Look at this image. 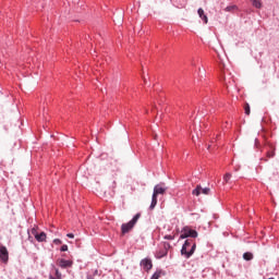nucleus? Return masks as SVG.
Here are the masks:
<instances>
[{
	"label": "nucleus",
	"mask_w": 279,
	"mask_h": 279,
	"mask_svg": "<svg viewBox=\"0 0 279 279\" xmlns=\"http://www.w3.org/2000/svg\"><path fill=\"white\" fill-rule=\"evenodd\" d=\"M197 250V243L193 239H187L183 243L181 247V256H184V258H191L193 254H195V251Z\"/></svg>",
	"instance_id": "nucleus-1"
},
{
	"label": "nucleus",
	"mask_w": 279,
	"mask_h": 279,
	"mask_svg": "<svg viewBox=\"0 0 279 279\" xmlns=\"http://www.w3.org/2000/svg\"><path fill=\"white\" fill-rule=\"evenodd\" d=\"M140 219H141V213H137L129 222L122 223V226H121L122 234H128V232L133 230L134 226H136V223H138Z\"/></svg>",
	"instance_id": "nucleus-2"
},
{
	"label": "nucleus",
	"mask_w": 279,
	"mask_h": 279,
	"mask_svg": "<svg viewBox=\"0 0 279 279\" xmlns=\"http://www.w3.org/2000/svg\"><path fill=\"white\" fill-rule=\"evenodd\" d=\"M197 236H199V233H197L196 230L192 229L189 226H185L182 228L181 230V235H180V240H184V239H197Z\"/></svg>",
	"instance_id": "nucleus-3"
},
{
	"label": "nucleus",
	"mask_w": 279,
	"mask_h": 279,
	"mask_svg": "<svg viewBox=\"0 0 279 279\" xmlns=\"http://www.w3.org/2000/svg\"><path fill=\"white\" fill-rule=\"evenodd\" d=\"M170 247H171V244L169 242H161L155 253V258H157L159 260H160V258H165V256H167V254H169Z\"/></svg>",
	"instance_id": "nucleus-4"
},
{
	"label": "nucleus",
	"mask_w": 279,
	"mask_h": 279,
	"mask_svg": "<svg viewBox=\"0 0 279 279\" xmlns=\"http://www.w3.org/2000/svg\"><path fill=\"white\" fill-rule=\"evenodd\" d=\"M31 234H33V236L35 238V241H37V243H47V233L44 231L38 232V227H34L31 230Z\"/></svg>",
	"instance_id": "nucleus-5"
},
{
	"label": "nucleus",
	"mask_w": 279,
	"mask_h": 279,
	"mask_svg": "<svg viewBox=\"0 0 279 279\" xmlns=\"http://www.w3.org/2000/svg\"><path fill=\"white\" fill-rule=\"evenodd\" d=\"M210 195V187H202V185H197L196 189L192 191L193 195H196V197H199V195Z\"/></svg>",
	"instance_id": "nucleus-6"
},
{
	"label": "nucleus",
	"mask_w": 279,
	"mask_h": 279,
	"mask_svg": "<svg viewBox=\"0 0 279 279\" xmlns=\"http://www.w3.org/2000/svg\"><path fill=\"white\" fill-rule=\"evenodd\" d=\"M0 260L7 265L8 260H10V253L8 252V247L1 245L0 246Z\"/></svg>",
	"instance_id": "nucleus-7"
},
{
	"label": "nucleus",
	"mask_w": 279,
	"mask_h": 279,
	"mask_svg": "<svg viewBox=\"0 0 279 279\" xmlns=\"http://www.w3.org/2000/svg\"><path fill=\"white\" fill-rule=\"evenodd\" d=\"M58 265L61 269H69L73 267V259L60 258L58 259Z\"/></svg>",
	"instance_id": "nucleus-8"
},
{
	"label": "nucleus",
	"mask_w": 279,
	"mask_h": 279,
	"mask_svg": "<svg viewBox=\"0 0 279 279\" xmlns=\"http://www.w3.org/2000/svg\"><path fill=\"white\" fill-rule=\"evenodd\" d=\"M141 267L144 269V271H150L151 267H154V264L151 263L150 258H144L140 263Z\"/></svg>",
	"instance_id": "nucleus-9"
},
{
	"label": "nucleus",
	"mask_w": 279,
	"mask_h": 279,
	"mask_svg": "<svg viewBox=\"0 0 279 279\" xmlns=\"http://www.w3.org/2000/svg\"><path fill=\"white\" fill-rule=\"evenodd\" d=\"M153 193L157 196L165 195V193H167V186H165V183L157 184L155 185Z\"/></svg>",
	"instance_id": "nucleus-10"
},
{
	"label": "nucleus",
	"mask_w": 279,
	"mask_h": 279,
	"mask_svg": "<svg viewBox=\"0 0 279 279\" xmlns=\"http://www.w3.org/2000/svg\"><path fill=\"white\" fill-rule=\"evenodd\" d=\"M157 205H158V195H156L153 192L151 203H150V206H149V210H154V208H156Z\"/></svg>",
	"instance_id": "nucleus-11"
},
{
	"label": "nucleus",
	"mask_w": 279,
	"mask_h": 279,
	"mask_svg": "<svg viewBox=\"0 0 279 279\" xmlns=\"http://www.w3.org/2000/svg\"><path fill=\"white\" fill-rule=\"evenodd\" d=\"M197 12L199 19H202L203 23L206 25L208 23V16L204 13V9L199 8Z\"/></svg>",
	"instance_id": "nucleus-12"
},
{
	"label": "nucleus",
	"mask_w": 279,
	"mask_h": 279,
	"mask_svg": "<svg viewBox=\"0 0 279 279\" xmlns=\"http://www.w3.org/2000/svg\"><path fill=\"white\" fill-rule=\"evenodd\" d=\"M49 279H62V272H60V269H54V276L49 275Z\"/></svg>",
	"instance_id": "nucleus-13"
},
{
	"label": "nucleus",
	"mask_w": 279,
	"mask_h": 279,
	"mask_svg": "<svg viewBox=\"0 0 279 279\" xmlns=\"http://www.w3.org/2000/svg\"><path fill=\"white\" fill-rule=\"evenodd\" d=\"M253 8H256L257 10H260L263 8V1L262 0H251Z\"/></svg>",
	"instance_id": "nucleus-14"
},
{
	"label": "nucleus",
	"mask_w": 279,
	"mask_h": 279,
	"mask_svg": "<svg viewBox=\"0 0 279 279\" xmlns=\"http://www.w3.org/2000/svg\"><path fill=\"white\" fill-rule=\"evenodd\" d=\"M244 260H254V254L252 252H246L243 254Z\"/></svg>",
	"instance_id": "nucleus-15"
},
{
	"label": "nucleus",
	"mask_w": 279,
	"mask_h": 279,
	"mask_svg": "<svg viewBox=\"0 0 279 279\" xmlns=\"http://www.w3.org/2000/svg\"><path fill=\"white\" fill-rule=\"evenodd\" d=\"M160 276H162V270H157L153 274V276L150 277V279H159Z\"/></svg>",
	"instance_id": "nucleus-16"
},
{
	"label": "nucleus",
	"mask_w": 279,
	"mask_h": 279,
	"mask_svg": "<svg viewBox=\"0 0 279 279\" xmlns=\"http://www.w3.org/2000/svg\"><path fill=\"white\" fill-rule=\"evenodd\" d=\"M232 178V174L231 173H226L225 175H223V182L226 183V184H228L229 182H230V179Z\"/></svg>",
	"instance_id": "nucleus-17"
},
{
	"label": "nucleus",
	"mask_w": 279,
	"mask_h": 279,
	"mask_svg": "<svg viewBox=\"0 0 279 279\" xmlns=\"http://www.w3.org/2000/svg\"><path fill=\"white\" fill-rule=\"evenodd\" d=\"M236 10V5H228L226 9H225V12H232Z\"/></svg>",
	"instance_id": "nucleus-18"
},
{
	"label": "nucleus",
	"mask_w": 279,
	"mask_h": 279,
	"mask_svg": "<svg viewBox=\"0 0 279 279\" xmlns=\"http://www.w3.org/2000/svg\"><path fill=\"white\" fill-rule=\"evenodd\" d=\"M163 239H165L166 241H173V240L175 239V234H173V235L167 234V235L163 236Z\"/></svg>",
	"instance_id": "nucleus-19"
},
{
	"label": "nucleus",
	"mask_w": 279,
	"mask_h": 279,
	"mask_svg": "<svg viewBox=\"0 0 279 279\" xmlns=\"http://www.w3.org/2000/svg\"><path fill=\"white\" fill-rule=\"evenodd\" d=\"M244 112L247 117H250V104H245L244 106Z\"/></svg>",
	"instance_id": "nucleus-20"
},
{
	"label": "nucleus",
	"mask_w": 279,
	"mask_h": 279,
	"mask_svg": "<svg viewBox=\"0 0 279 279\" xmlns=\"http://www.w3.org/2000/svg\"><path fill=\"white\" fill-rule=\"evenodd\" d=\"M266 156H267V158H274V156H276V151L275 150H268Z\"/></svg>",
	"instance_id": "nucleus-21"
},
{
	"label": "nucleus",
	"mask_w": 279,
	"mask_h": 279,
	"mask_svg": "<svg viewBox=\"0 0 279 279\" xmlns=\"http://www.w3.org/2000/svg\"><path fill=\"white\" fill-rule=\"evenodd\" d=\"M60 252H69V245L63 244V245L60 247Z\"/></svg>",
	"instance_id": "nucleus-22"
},
{
	"label": "nucleus",
	"mask_w": 279,
	"mask_h": 279,
	"mask_svg": "<svg viewBox=\"0 0 279 279\" xmlns=\"http://www.w3.org/2000/svg\"><path fill=\"white\" fill-rule=\"evenodd\" d=\"M52 243H53L54 245H62V240H60V239H54V240L52 241Z\"/></svg>",
	"instance_id": "nucleus-23"
},
{
	"label": "nucleus",
	"mask_w": 279,
	"mask_h": 279,
	"mask_svg": "<svg viewBox=\"0 0 279 279\" xmlns=\"http://www.w3.org/2000/svg\"><path fill=\"white\" fill-rule=\"evenodd\" d=\"M66 236H68V239H75V234H73V233H68Z\"/></svg>",
	"instance_id": "nucleus-24"
},
{
	"label": "nucleus",
	"mask_w": 279,
	"mask_h": 279,
	"mask_svg": "<svg viewBox=\"0 0 279 279\" xmlns=\"http://www.w3.org/2000/svg\"><path fill=\"white\" fill-rule=\"evenodd\" d=\"M98 275H99V270H97V269L94 270L93 274H92V276H94V277H95V276H98Z\"/></svg>",
	"instance_id": "nucleus-25"
},
{
	"label": "nucleus",
	"mask_w": 279,
	"mask_h": 279,
	"mask_svg": "<svg viewBox=\"0 0 279 279\" xmlns=\"http://www.w3.org/2000/svg\"><path fill=\"white\" fill-rule=\"evenodd\" d=\"M87 279H95V276H93L92 274H87Z\"/></svg>",
	"instance_id": "nucleus-26"
},
{
	"label": "nucleus",
	"mask_w": 279,
	"mask_h": 279,
	"mask_svg": "<svg viewBox=\"0 0 279 279\" xmlns=\"http://www.w3.org/2000/svg\"><path fill=\"white\" fill-rule=\"evenodd\" d=\"M28 241L29 243H34V238H32V235H28Z\"/></svg>",
	"instance_id": "nucleus-27"
},
{
	"label": "nucleus",
	"mask_w": 279,
	"mask_h": 279,
	"mask_svg": "<svg viewBox=\"0 0 279 279\" xmlns=\"http://www.w3.org/2000/svg\"><path fill=\"white\" fill-rule=\"evenodd\" d=\"M144 83L147 84V78L144 77Z\"/></svg>",
	"instance_id": "nucleus-28"
},
{
	"label": "nucleus",
	"mask_w": 279,
	"mask_h": 279,
	"mask_svg": "<svg viewBox=\"0 0 279 279\" xmlns=\"http://www.w3.org/2000/svg\"><path fill=\"white\" fill-rule=\"evenodd\" d=\"M268 279H276V278H274V277H270V278H268Z\"/></svg>",
	"instance_id": "nucleus-29"
}]
</instances>
